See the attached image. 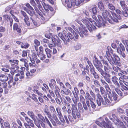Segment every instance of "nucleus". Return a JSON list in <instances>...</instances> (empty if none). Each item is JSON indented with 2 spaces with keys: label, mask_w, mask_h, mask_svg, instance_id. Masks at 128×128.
<instances>
[{
  "label": "nucleus",
  "mask_w": 128,
  "mask_h": 128,
  "mask_svg": "<svg viewBox=\"0 0 128 128\" xmlns=\"http://www.w3.org/2000/svg\"><path fill=\"white\" fill-rule=\"evenodd\" d=\"M82 21L87 26V27H85L83 25V27H81L82 28L80 27L79 28L80 33H79L78 34L81 37H83L84 36L83 34H86L88 32V29L90 32H91L92 30L94 28H93L92 25L89 22L88 20L84 18L82 19Z\"/></svg>",
  "instance_id": "obj_1"
},
{
  "label": "nucleus",
  "mask_w": 128,
  "mask_h": 128,
  "mask_svg": "<svg viewBox=\"0 0 128 128\" xmlns=\"http://www.w3.org/2000/svg\"><path fill=\"white\" fill-rule=\"evenodd\" d=\"M98 22L97 24L94 21H92V19L91 18H89L88 20V21H89L93 25L94 27V29H95L96 28V26H97L98 28H99L101 26H105L106 22L104 21L102 18V16L100 15H98Z\"/></svg>",
  "instance_id": "obj_2"
},
{
  "label": "nucleus",
  "mask_w": 128,
  "mask_h": 128,
  "mask_svg": "<svg viewBox=\"0 0 128 128\" xmlns=\"http://www.w3.org/2000/svg\"><path fill=\"white\" fill-rule=\"evenodd\" d=\"M108 60L112 65H116L120 66V63L119 61L120 60V58L118 56L115 54H112V55H110Z\"/></svg>",
  "instance_id": "obj_3"
},
{
  "label": "nucleus",
  "mask_w": 128,
  "mask_h": 128,
  "mask_svg": "<svg viewBox=\"0 0 128 128\" xmlns=\"http://www.w3.org/2000/svg\"><path fill=\"white\" fill-rule=\"evenodd\" d=\"M116 11L117 14L118 15H116L115 13H112V16H113L112 21L116 22H118V20H122V18L123 17V16H125L124 14H126V12H125L124 10L122 11V12L120 10L118 9L116 10Z\"/></svg>",
  "instance_id": "obj_4"
},
{
  "label": "nucleus",
  "mask_w": 128,
  "mask_h": 128,
  "mask_svg": "<svg viewBox=\"0 0 128 128\" xmlns=\"http://www.w3.org/2000/svg\"><path fill=\"white\" fill-rule=\"evenodd\" d=\"M101 122H99L98 120H96V123L99 126L101 127L104 126L105 128H114L112 126V124L110 121L101 120Z\"/></svg>",
  "instance_id": "obj_5"
},
{
  "label": "nucleus",
  "mask_w": 128,
  "mask_h": 128,
  "mask_svg": "<svg viewBox=\"0 0 128 128\" xmlns=\"http://www.w3.org/2000/svg\"><path fill=\"white\" fill-rule=\"evenodd\" d=\"M102 14L104 19L107 21H108L109 22L112 24V20L113 17L111 16L110 12L106 10H102Z\"/></svg>",
  "instance_id": "obj_6"
},
{
  "label": "nucleus",
  "mask_w": 128,
  "mask_h": 128,
  "mask_svg": "<svg viewBox=\"0 0 128 128\" xmlns=\"http://www.w3.org/2000/svg\"><path fill=\"white\" fill-rule=\"evenodd\" d=\"M26 6L27 8H24V9L30 15L32 16L35 14V12L34 9L29 4H26Z\"/></svg>",
  "instance_id": "obj_7"
},
{
  "label": "nucleus",
  "mask_w": 128,
  "mask_h": 128,
  "mask_svg": "<svg viewBox=\"0 0 128 128\" xmlns=\"http://www.w3.org/2000/svg\"><path fill=\"white\" fill-rule=\"evenodd\" d=\"M120 4L122 9L125 12H126V14H124L125 17L128 16V7L125 4V2L124 1H121L120 2Z\"/></svg>",
  "instance_id": "obj_8"
},
{
  "label": "nucleus",
  "mask_w": 128,
  "mask_h": 128,
  "mask_svg": "<svg viewBox=\"0 0 128 128\" xmlns=\"http://www.w3.org/2000/svg\"><path fill=\"white\" fill-rule=\"evenodd\" d=\"M94 65L96 69L100 72L103 70L102 68L103 67L102 64L99 61H96V60L94 61Z\"/></svg>",
  "instance_id": "obj_9"
},
{
  "label": "nucleus",
  "mask_w": 128,
  "mask_h": 128,
  "mask_svg": "<svg viewBox=\"0 0 128 128\" xmlns=\"http://www.w3.org/2000/svg\"><path fill=\"white\" fill-rule=\"evenodd\" d=\"M21 14L24 18V22L27 26H30V24L29 22L28 21V20H29V18L26 13L24 11H21Z\"/></svg>",
  "instance_id": "obj_10"
},
{
  "label": "nucleus",
  "mask_w": 128,
  "mask_h": 128,
  "mask_svg": "<svg viewBox=\"0 0 128 128\" xmlns=\"http://www.w3.org/2000/svg\"><path fill=\"white\" fill-rule=\"evenodd\" d=\"M22 28L21 26L17 23H15L13 25L14 30H16L18 33L21 32Z\"/></svg>",
  "instance_id": "obj_11"
},
{
  "label": "nucleus",
  "mask_w": 128,
  "mask_h": 128,
  "mask_svg": "<svg viewBox=\"0 0 128 128\" xmlns=\"http://www.w3.org/2000/svg\"><path fill=\"white\" fill-rule=\"evenodd\" d=\"M96 101L98 106H100L101 105V102L102 103L103 101V99L100 94H98L97 95Z\"/></svg>",
  "instance_id": "obj_12"
},
{
  "label": "nucleus",
  "mask_w": 128,
  "mask_h": 128,
  "mask_svg": "<svg viewBox=\"0 0 128 128\" xmlns=\"http://www.w3.org/2000/svg\"><path fill=\"white\" fill-rule=\"evenodd\" d=\"M118 97V95L116 94V93L114 92H112V94L111 96L110 97L109 96V97L111 101H115V102H114V103H115L118 100H117V98Z\"/></svg>",
  "instance_id": "obj_13"
},
{
  "label": "nucleus",
  "mask_w": 128,
  "mask_h": 128,
  "mask_svg": "<svg viewBox=\"0 0 128 128\" xmlns=\"http://www.w3.org/2000/svg\"><path fill=\"white\" fill-rule=\"evenodd\" d=\"M104 2L106 5L108 6V8L112 10H115V8L112 4H111V1L110 0H105Z\"/></svg>",
  "instance_id": "obj_14"
},
{
  "label": "nucleus",
  "mask_w": 128,
  "mask_h": 128,
  "mask_svg": "<svg viewBox=\"0 0 128 128\" xmlns=\"http://www.w3.org/2000/svg\"><path fill=\"white\" fill-rule=\"evenodd\" d=\"M112 80L113 83L117 87V88H120V85L118 81V79L115 76L112 77Z\"/></svg>",
  "instance_id": "obj_15"
},
{
  "label": "nucleus",
  "mask_w": 128,
  "mask_h": 128,
  "mask_svg": "<svg viewBox=\"0 0 128 128\" xmlns=\"http://www.w3.org/2000/svg\"><path fill=\"white\" fill-rule=\"evenodd\" d=\"M72 114L75 115L78 113V111L76 107V106L75 105L72 104Z\"/></svg>",
  "instance_id": "obj_16"
},
{
  "label": "nucleus",
  "mask_w": 128,
  "mask_h": 128,
  "mask_svg": "<svg viewBox=\"0 0 128 128\" xmlns=\"http://www.w3.org/2000/svg\"><path fill=\"white\" fill-rule=\"evenodd\" d=\"M45 36L46 38L49 39H50V38H51L52 41L53 42H54V41H56L57 42H59L60 41V40L59 38L57 36H54L53 38H52L49 36L48 35V34H45Z\"/></svg>",
  "instance_id": "obj_17"
},
{
  "label": "nucleus",
  "mask_w": 128,
  "mask_h": 128,
  "mask_svg": "<svg viewBox=\"0 0 128 128\" xmlns=\"http://www.w3.org/2000/svg\"><path fill=\"white\" fill-rule=\"evenodd\" d=\"M100 73L101 75L104 77V79L106 78L110 77L111 76L110 74L106 72L103 70L100 72Z\"/></svg>",
  "instance_id": "obj_18"
},
{
  "label": "nucleus",
  "mask_w": 128,
  "mask_h": 128,
  "mask_svg": "<svg viewBox=\"0 0 128 128\" xmlns=\"http://www.w3.org/2000/svg\"><path fill=\"white\" fill-rule=\"evenodd\" d=\"M98 6L99 8L101 11L105 10L104 4L102 2H99L98 3Z\"/></svg>",
  "instance_id": "obj_19"
},
{
  "label": "nucleus",
  "mask_w": 128,
  "mask_h": 128,
  "mask_svg": "<svg viewBox=\"0 0 128 128\" xmlns=\"http://www.w3.org/2000/svg\"><path fill=\"white\" fill-rule=\"evenodd\" d=\"M60 90V89L58 86H55V90L54 92L55 93L57 97L59 98H60V99L62 100V97L59 92V91Z\"/></svg>",
  "instance_id": "obj_20"
},
{
  "label": "nucleus",
  "mask_w": 128,
  "mask_h": 128,
  "mask_svg": "<svg viewBox=\"0 0 128 128\" xmlns=\"http://www.w3.org/2000/svg\"><path fill=\"white\" fill-rule=\"evenodd\" d=\"M45 51L48 58H50L52 56V51L48 48H46Z\"/></svg>",
  "instance_id": "obj_21"
},
{
  "label": "nucleus",
  "mask_w": 128,
  "mask_h": 128,
  "mask_svg": "<svg viewBox=\"0 0 128 128\" xmlns=\"http://www.w3.org/2000/svg\"><path fill=\"white\" fill-rule=\"evenodd\" d=\"M70 0L71 1L70 4V3L67 4V6L68 7L70 8L72 6H76L77 2H76V0Z\"/></svg>",
  "instance_id": "obj_22"
},
{
  "label": "nucleus",
  "mask_w": 128,
  "mask_h": 128,
  "mask_svg": "<svg viewBox=\"0 0 128 128\" xmlns=\"http://www.w3.org/2000/svg\"><path fill=\"white\" fill-rule=\"evenodd\" d=\"M8 80V78L4 74H2L0 76V80L2 82H6Z\"/></svg>",
  "instance_id": "obj_23"
},
{
  "label": "nucleus",
  "mask_w": 128,
  "mask_h": 128,
  "mask_svg": "<svg viewBox=\"0 0 128 128\" xmlns=\"http://www.w3.org/2000/svg\"><path fill=\"white\" fill-rule=\"evenodd\" d=\"M56 110L59 115V119L60 120H62L63 119V117L62 114L61 112V109L57 108H56Z\"/></svg>",
  "instance_id": "obj_24"
},
{
  "label": "nucleus",
  "mask_w": 128,
  "mask_h": 128,
  "mask_svg": "<svg viewBox=\"0 0 128 128\" xmlns=\"http://www.w3.org/2000/svg\"><path fill=\"white\" fill-rule=\"evenodd\" d=\"M90 16V14L88 11L86 10H84L83 11L82 15L83 18H86L85 19L88 20L89 18H87V17H89Z\"/></svg>",
  "instance_id": "obj_25"
},
{
  "label": "nucleus",
  "mask_w": 128,
  "mask_h": 128,
  "mask_svg": "<svg viewBox=\"0 0 128 128\" xmlns=\"http://www.w3.org/2000/svg\"><path fill=\"white\" fill-rule=\"evenodd\" d=\"M33 91L34 92L37 94L38 95H40L42 97V94L40 93L38 91L39 88L37 86H34V88Z\"/></svg>",
  "instance_id": "obj_26"
},
{
  "label": "nucleus",
  "mask_w": 128,
  "mask_h": 128,
  "mask_svg": "<svg viewBox=\"0 0 128 128\" xmlns=\"http://www.w3.org/2000/svg\"><path fill=\"white\" fill-rule=\"evenodd\" d=\"M62 40L64 42L65 44H67L68 42H69L70 41V39L67 34L65 35L64 37L62 39Z\"/></svg>",
  "instance_id": "obj_27"
},
{
  "label": "nucleus",
  "mask_w": 128,
  "mask_h": 128,
  "mask_svg": "<svg viewBox=\"0 0 128 128\" xmlns=\"http://www.w3.org/2000/svg\"><path fill=\"white\" fill-rule=\"evenodd\" d=\"M95 6L90 9V12H92L95 15L96 14L97 10H98L97 6L96 5Z\"/></svg>",
  "instance_id": "obj_28"
},
{
  "label": "nucleus",
  "mask_w": 128,
  "mask_h": 128,
  "mask_svg": "<svg viewBox=\"0 0 128 128\" xmlns=\"http://www.w3.org/2000/svg\"><path fill=\"white\" fill-rule=\"evenodd\" d=\"M110 103L111 102L107 98H106L104 99V101L103 100L102 104L105 106H107L109 105Z\"/></svg>",
  "instance_id": "obj_29"
},
{
  "label": "nucleus",
  "mask_w": 128,
  "mask_h": 128,
  "mask_svg": "<svg viewBox=\"0 0 128 128\" xmlns=\"http://www.w3.org/2000/svg\"><path fill=\"white\" fill-rule=\"evenodd\" d=\"M46 15L47 17L48 18H50L54 14V12H51V11H49V10L48 11H46Z\"/></svg>",
  "instance_id": "obj_30"
},
{
  "label": "nucleus",
  "mask_w": 128,
  "mask_h": 128,
  "mask_svg": "<svg viewBox=\"0 0 128 128\" xmlns=\"http://www.w3.org/2000/svg\"><path fill=\"white\" fill-rule=\"evenodd\" d=\"M27 114L30 116L32 119L34 120H36V117L34 115L33 112L32 111H28L27 113Z\"/></svg>",
  "instance_id": "obj_31"
},
{
  "label": "nucleus",
  "mask_w": 128,
  "mask_h": 128,
  "mask_svg": "<svg viewBox=\"0 0 128 128\" xmlns=\"http://www.w3.org/2000/svg\"><path fill=\"white\" fill-rule=\"evenodd\" d=\"M24 72L22 71L16 74V76L19 77L20 79L24 78Z\"/></svg>",
  "instance_id": "obj_32"
},
{
  "label": "nucleus",
  "mask_w": 128,
  "mask_h": 128,
  "mask_svg": "<svg viewBox=\"0 0 128 128\" xmlns=\"http://www.w3.org/2000/svg\"><path fill=\"white\" fill-rule=\"evenodd\" d=\"M116 125L120 126H122L124 125L125 122L124 120H116Z\"/></svg>",
  "instance_id": "obj_33"
},
{
  "label": "nucleus",
  "mask_w": 128,
  "mask_h": 128,
  "mask_svg": "<svg viewBox=\"0 0 128 128\" xmlns=\"http://www.w3.org/2000/svg\"><path fill=\"white\" fill-rule=\"evenodd\" d=\"M42 4L46 11H48V9L50 6L48 4H45L44 2L42 3Z\"/></svg>",
  "instance_id": "obj_34"
},
{
  "label": "nucleus",
  "mask_w": 128,
  "mask_h": 128,
  "mask_svg": "<svg viewBox=\"0 0 128 128\" xmlns=\"http://www.w3.org/2000/svg\"><path fill=\"white\" fill-rule=\"evenodd\" d=\"M117 51L120 55L123 58H125L126 56L125 54L123 52H122L120 49L117 48Z\"/></svg>",
  "instance_id": "obj_35"
},
{
  "label": "nucleus",
  "mask_w": 128,
  "mask_h": 128,
  "mask_svg": "<svg viewBox=\"0 0 128 128\" xmlns=\"http://www.w3.org/2000/svg\"><path fill=\"white\" fill-rule=\"evenodd\" d=\"M84 59L85 60H86V61L87 63L88 64L90 67V69H92L94 68L92 63H91L90 62L88 58L85 57L84 58Z\"/></svg>",
  "instance_id": "obj_36"
},
{
  "label": "nucleus",
  "mask_w": 128,
  "mask_h": 128,
  "mask_svg": "<svg viewBox=\"0 0 128 128\" xmlns=\"http://www.w3.org/2000/svg\"><path fill=\"white\" fill-rule=\"evenodd\" d=\"M38 56L40 59L42 60H44L46 58L45 55L42 53H40L38 54Z\"/></svg>",
  "instance_id": "obj_37"
},
{
  "label": "nucleus",
  "mask_w": 128,
  "mask_h": 128,
  "mask_svg": "<svg viewBox=\"0 0 128 128\" xmlns=\"http://www.w3.org/2000/svg\"><path fill=\"white\" fill-rule=\"evenodd\" d=\"M24 123L32 127H34V126L32 120H26V122Z\"/></svg>",
  "instance_id": "obj_38"
},
{
  "label": "nucleus",
  "mask_w": 128,
  "mask_h": 128,
  "mask_svg": "<svg viewBox=\"0 0 128 128\" xmlns=\"http://www.w3.org/2000/svg\"><path fill=\"white\" fill-rule=\"evenodd\" d=\"M50 109L51 112L53 114H55L56 113V111L53 106H50Z\"/></svg>",
  "instance_id": "obj_39"
},
{
  "label": "nucleus",
  "mask_w": 128,
  "mask_h": 128,
  "mask_svg": "<svg viewBox=\"0 0 128 128\" xmlns=\"http://www.w3.org/2000/svg\"><path fill=\"white\" fill-rule=\"evenodd\" d=\"M78 32V30H76V31L75 32H74L73 34H74V38H75L76 39H78V34L77 33V32Z\"/></svg>",
  "instance_id": "obj_40"
},
{
  "label": "nucleus",
  "mask_w": 128,
  "mask_h": 128,
  "mask_svg": "<svg viewBox=\"0 0 128 128\" xmlns=\"http://www.w3.org/2000/svg\"><path fill=\"white\" fill-rule=\"evenodd\" d=\"M67 35H68V37L69 38H70L71 40H72L73 39H74V40H76L74 38V35H73L70 32H68V33L67 34Z\"/></svg>",
  "instance_id": "obj_41"
},
{
  "label": "nucleus",
  "mask_w": 128,
  "mask_h": 128,
  "mask_svg": "<svg viewBox=\"0 0 128 128\" xmlns=\"http://www.w3.org/2000/svg\"><path fill=\"white\" fill-rule=\"evenodd\" d=\"M13 21V20L12 18H10L8 20H7L8 22H9V24L10 27H12V26Z\"/></svg>",
  "instance_id": "obj_42"
},
{
  "label": "nucleus",
  "mask_w": 128,
  "mask_h": 128,
  "mask_svg": "<svg viewBox=\"0 0 128 128\" xmlns=\"http://www.w3.org/2000/svg\"><path fill=\"white\" fill-rule=\"evenodd\" d=\"M94 84L96 87H98L100 86V84L98 81L97 80H95L93 81Z\"/></svg>",
  "instance_id": "obj_43"
},
{
  "label": "nucleus",
  "mask_w": 128,
  "mask_h": 128,
  "mask_svg": "<svg viewBox=\"0 0 128 128\" xmlns=\"http://www.w3.org/2000/svg\"><path fill=\"white\" fill-rule=\"evenodd\" d=\"M72 100L74 104H72L75 105L76 106L77 104V100L75 96L74 97L72 98Z\"/></svg>",
  "instance_id": "obj_44"
},
{
  "label": "nucleus",
  "mask_w": 128,
  "mask_h": 128,
  "mask_svg": "<svg viewBox=\"0 0 128 128\" xmlns=\"http://www.w3.org/2000/svg\"><path fill=\"white\" fill-rule=\"evenodd\" d=\"M80 101L82 104L85 103V99L82 95H80Z\"/></svg>",
  "instance_id": "obj_45"
},
{
  "label": "nucleus",
  "mask_w": 128,
  "mask_h": 128,
  "mask_svg": "<svg viewBox=\"0 0 128 128\" xmlns=\"http://www.w3.org/2000/svg\"><path fill=\"white\" fill-rule=\"evenodd\" d=\"M34 42L35 44V46H39L40 45V42L37 39H35L34 41Z\"/></svg>",
  "instance_id": "obj_46"
},
{
  "label": "nucleus",
  "mask_w": 128,
  "mask_h": 128,
  "mask_svg": "<svg viewBox=\"0 0 128 128\" xmlns=\"http://www.w3.org/2000/svg\"><path fill=\"white\" fill-rule=\"evenodd\" d=\"M56 46L57 47V49L58 51L61 50L62 48V46L60 43H57L56 44Z\"/></svg>",
  "instance_id": "obj_47"
},
{
  "label": "nucleus",
  "mask_w": 128,
  "mask_h": 128,
  "mask_svg": "<svg viewBox=\"0 0 128 128\" xmlns=\"http://www.w3.org/2000/svg\"><path fill=\"white\" fill-rule=\"evenodd\" d=\"M11 66L12 67H11V68L12 69L14 70L15 68L17 69L19 68V67L18 66L13 64H11Z\"/></svg>",
  "instance_id": "obj_48"
},
{
  "label": "nucleus",
  "mask_w": 128,
  "mask_h": 128,
  "mask_svg": "<svg viewBox=\"0 0 128 128\" xmlns=\"http://www.w3.org/2000/svg\"><path fill=\"white\" fill-rule=\"evenodd\" d=\"M84 1V0H78L76 4V6H79Z\"/></svg>",
  "instance_id": "obj_49"
},
{
  "label": "nucleus",
  "mask_w": 128,
  "mask_h": 128,
  "mask_svg": "<svg viewBox=\"0 0 128 128\" xmlns=\"http://www.w3.org/2000/svg\"><path fill=\"white\" fill-rule=\"evenodd\" d=\"M90 102V104L92 108L93 109H95L96 108V104L92 100H91Z\"/></svg>",
  "instance_id": "obj_50"
},
{
  "label": "nucleus",
  "mask_w": 128,
  "mask_h": 128,
  "mask_svg": "<svg viewBox=\"0 0 128 128\" xmlns=\"http://www.w3.org/2000/svg\"><path fill=\"white\" fill-rule=\"evenodd\" d=\"M100 92L102 95L105 93V92L104 88L102 86H100Z\"/></svg>",
  "instance_id": "obj_51"
},
{
  "label": "nucleus",
  "mask_w": 128,
  "mask_h": 128,
  "mask_svg": "<svg viewBox=\"0 0 128 128\" xmlns=\"http://www.w3.org/2000/svg\"><path fill=\"white\" fill-rule=\"evenodd\" d=\"M81 48L80 45V44H78L74 46V48L76 50L79 49Z\"/></svg>",
  "instance_id": "obj_52"
},
{
  "label": "nucleus",
  "mask_w": 128,
  "mask_h": 128,
  "mask_svg": "<svg viewBox=\"0 0 128 128\" xmlns=\"http://www.w3.org/2000/svg\"><path fill=\"white\" fill-rule=\"evenodd\" d=\"M78 108L79 110L82 112L83 111V109L82 104L80 102H79L78 104Z\"/></svg>",
  "instance_id": "obj_53"
},
{
  "label": "nucleus",
  "mask_w": 128,
  "mask_h": 128,
  "mask_svg": "<svg viewBox=\"0 0 128 128\" xmlns=\"http://www.w3.org/2000/svg\"><path fill=\"white\" fill-rule=\"evenodd\" d=\"M4 124L6 128H10V124L7 121L4 122Z\"/></svg>",
  "instance_id": "obj_54"
},
{
  "label": "nucleus",
  "mask_w": 128,
  "mask_h": 128,
  "mask_svg": "<svg viewBox=\"0 0 128 128\" xmlns=\"http://www.w3.org/2000/svg\"><path fill=\"white\" fill-rule=\"evenodd\" d=\"M112 67L113 70L116 72H118V70L120 68L119 67H115L114 66H112Z\"/></svg>",
  "instance_id": "obj_55"
},
{
  "label": "nucleus",
  "mask_w": 128,
  "mask_h": 128,
  "mask_svg": "<svg viewBox=\"0 0 128 128\" xmlns=\"http://www.w3.org/2000/svg\"><path fill=\"white\" fill-rule=\"evenodd\" d=\"M32 58H31L32 59L36 60L37 58V56L36 54L34 53H33L32 54Z\"/></svg>",
  "instance_id": "obj_56"
},
{
  "label": "nucleus",
  "mask_w": 128,
  "mask_h": 128,
  "mask_svg": "<svg viewBox=\"0 0 128 128\" xmlns=\"http://www.w3.org/2000/svg\"><path fill=\"white\" fill-rule=\"evenodd\" d=\"M1 85L3 88H7L8 86V84L6 82H3L2 84Z\"/></svg>",
  "instance_id": "obj_57"
},
{
  "label": "nucleus",
  "mask_w": 128,
  "mask_h": 128,
  "mask_svg": "<svg viewBox=\"0 0 128 128\" xmlns=\"http://www.w3.org/2000/svg\"><path fill=\"white\" fill-rule=\"evenodd\" d=\"M32 99L34 100V101L36 102H38V100L37 99V98L36 97V95L34 94H33L32 95Z\"/></svg>",
  "instance_id": "obj_58"
},
{
  "label": "nucleus",
  "mask_w": 128,
  "mask_h": 128,
  "mask_svg": "<svg viewBox=\"0 0 128 128\" xmlns=\"http://www.w3.org/2000/svg\"><path fill=\"white\" fill-rule=\"evenodd\" d=\"M82 104L83 108L84 110L86 111L88 110V108L86 104V103H83Z\"/></svg>",
  "instance_id": "obj_59"
},
{
  "label": "nucleus",
  "mask_w": 128,
  "mask_h": 128,
  "mask_svg": "<svg viewBox=\"0 0 128 128\" xmlns=\"http://www.w3.org/2000/svg\"><path fill=\"white\" fill-rule=\"evenodd\" d=\"M34 9L36 11V12L39 15H40V16L42 15V14L41 13V12L39 10L37 7L36 6L35 7H34Z\"/></svg>",
  "instance_id": "obj_60"
},
{
  "label": "nucleus",
  "mask_w": 128,
  "mask_h": 128,
  "mask_svg": "<svg viewBox=\"0 0 128 128\" xmlns=\"http://www.w3.org/2000/svg\"><path fill=\"white\" fill-rule=\"evenodd\" d=\"M90 70L91 74H92V75L96 73V72L95 71L94 68L92 69H90Z\"/></svg>",
  "instance_id": "obj_61"
},
{
  "label": "nucleus",
  "mask_w": 128,
  "mask_h": 128,
  "mask_svg": "<svg viewBox=\"0 0 128 128\" xmlns=\"http://www.w3.org/2000/svg\"><path fill=\"white\" fill-rule=\"evenodd\" d=\"M5 31L6 28L2 26L0 27V32H5Z\"/></svg>",
  "instance_id": "obj_62"
},
{
  "label": "nucleus",
  "mask_w": 128,
  "mask_h": 128,
  "mask_svg": "<svg viewBox=\"0 0 128 128\" xmlns=\"http://www.w3.org/2000/svg\"><path fill=\"white\" fill-rule=\"evenodd\" d=\"M93 76L94 78L97 80H98L100 78V77L98 74L96 73L94 74Z\"/></svg>",
  "instance_id": "obj_63"
},
{
  "label": "nucleus",
  "mask_w": 128,
  "mask_h": 128,
  "mask_svg": "<svg viewBox=\"0 0 128 128\" xmlns=\"http://www.w3.org/2000/svg\"><path fill=\"white\" fill-rule=\"evenodd\" d=\"M86 97L90 101H91V96L89 94L88 92H87L86 93Z\"/></svg>",
  "instance_id": "obj_64"
}]
</instances>
